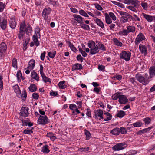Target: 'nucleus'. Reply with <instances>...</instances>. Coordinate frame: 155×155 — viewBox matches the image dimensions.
Returning a JSON list of instances; mask_svg holds the SVG:
<instances>
[{
    "mask_svg": "<svg viewBox=\"0 0 155 155\" xmlns=\"http://www.w3.org/2000/svg\"><path fill=\"white\" fill-rule=\"evenodd\" d=\"M87 45L88 47L90 48V54L94 55L99 52L98 46L97 45H96L94 41H89Z\"/></svg>",
    "mask_w": 155,
    "mask_h": 155,
    "instance_id": "obj_1",
    "label": "nucleus"
},
{
    "mask_svg": "<svg viewBox=\"0 0 155 155\" xmlns=\"http://www.w3.org/2000/svg\"><path fill=\"white\" fill-rule=\"evenodd\" d=\"M135 77L137 80L143 85H146L150 81L148 78H145L144 76L139 73L136 74Z\"/></svg>",
    "mask_w": 155,
    "mask_h": 155,
    "instance_id": "obj_2",
    "label": "nucleus"
},
{
    "mask_svg": "<svg viewBox=\"0 0 155 155\" xmlns=\"http://www.w3.org/2000/svg\"><path fill=\"white\" fill-rule=\"evenodd\" d=\"M131 55V53L129 51H122L120 54V59L127 61L130 60Z\"/></svg>",
    "mask_w": 155,
    "mask_h": 155,
    "instance_id": "obj_3",
    "label": "nucleus"
},
{
    "mask_svg": "<svg viewBox=\"0 0 155 155\" xmlns=\"http://www.w3.org/2000/svg\"><path fill=\"white\" fill-rule=\"evenodd\" d=\"M49 120L46 115H40L37 121L38 124L44 125L49 122Z\"/></svg>",
    "mask_w": 155,
    "mask_h": 155,
    "instance_id": "obj_4",
    "label": "nucleus"
},
{
    "mask_svg": "<svg viewBox=\"0 0 155 155\" xmlns=\"http://www.w3.org/2000/svg\"><path fill=\"white\" fill-rule=\"evenodd\" d=\"M127 144L124 143H119L112 147L114 151H119L124 149L127 147Z\"/></svg>",
    "mask_w": 155,
    "mask_h": 155,
    "instance_id": "obj_5",
    "label": "nucleus"
},
{
    "mask_svg": "<svg viewBox=\"0 0 155 155\" xmlns=\"http://www.w3.org/2000/svg\"><path fill=\"white\" fill-rule=\"evenodd\" d=\"M51 11V9L49 7L45 8L43 9L42 16L45 20H46L48 18V15L50 14Z\"/></svg>",
    "mask_w": 155,
    "mask_h": 155,
    "instance_id": "obj_6",
    "label": "nucleus"
},
{
    "mask_svg": "<svg viewBox=\"0 0 155 155\" xmlns=\"http://www.w3.org/2000/svg\"><path fill=\"white\" fill-rule=\"evenodd\" d=\"M7 46L4 42H2L0 44V58H1L5 54L6 51Z\"/></svg>",
    "mask_w": 155,
    "mask_h": 155,
    "instance_id": "obj_7",
    "label": "nucleus"
},
{
    "mask_svg": "<svg viewBox=\"0 0 155 155\" xmlns=\"http://www.w3.org/2000/svg\"><path fill=\"white\" fill-rule=\"evenodd\" d=\"M7 20L3 17H0V27L2 29L5 30L7 27Z\"/></svg>",
    "mask_w": 155,
    "mask_h": 155,
    "instance_id": "obj_8",
    "label": "nucleus"
},
{
    "mask_svg": "<svg viewBox=\"0 0 155 155\" xmlns=\"http://www.w3.org/2000/svg\"><path fill=\"white\" fill-rule=\"evenodd\" d=\"M25 28L24 24H21L20 26L19 33L18 34V37L20 40L23 39V36L25 35V32L24 30Z\"/></svg>",
    "mask_w": 155,
    "mask_h": 155,
    "instance_id": "obj_9",
    "label": "nucleus"
},
{
    "mask_svg": "<svg viewBox=\"0 0 155 155\" xmlns=\"http://www.w3.org/2000/svg\"><path fill=\"white\" fill-rule=\"evenodd\" d=\"M145 39V37L143 34L141 33H140L137 37L135 43L136 45H137L143 40H144Z\"/></svg>",
    "mask_w": 155,
    "mask_h": 155,
    "instance_id": "obj_10",
    "label": "nucleus"
},
{
    "mask_svg": "<svg viewBox=\"0 0 155 155\" xmlns=\"http://www.w3.org/2000/svg\"><path fill=\"white\" fill-rule=\"evenodd\" d=\"M28 110L29 109L27 107H22L21 109L20 115L25 117H27L29 114Z\"/></svg>",
    "mask_w": 155,
    "mask_h": 155,
    "instance_id": "obj_11",
    "label": "nucleus"
},
{
    "mask_svg": "<svg viewBox=\"0 0 155 155\" xmlns=\"http://www.w3.org/2000/svg\"><path fill=\"white\" fill-rule=\"evenodd\" d=\"M139 49L140 51L142 54L145 55H147V51L146 46L140 44L139 46Z\"/></svg>",
    "mask_w": 155,
    "mask_h": 155,
    "instance_id": "obj_12",
    "label": "nucleus"
},
{
    "mask_svg": "<svg viewBox=\"0 0 155 155\" xmlns=\"http://www.w3.org/2000/svg\"><path fill=\"white\" fill-rule=\"evenodd\" d=\"M95 118L99 117V120L103 119V111L101 109H98L94 111Z\"/></svg>",
    "mask_w": 155,
    "mask_h": 155,
    "instance_id": "obj_13",
    "label": "nucleus"
},
{
    "mask_svg": "<svg viewBox=\"0 0 155 155\" xmlns=\"http://www.w3.org/2000/svg\"><path fill=\"white\" fill-rule=\"evenodd\" d=\"M73 17L74 19L78 23H83L84 18L80 15L77 14H74Z\"/></svg>",
    "mask_w": 155,
    "mask_h": 155,
    "instance_id": "obj_14",
    "label": "nucleus"
},
{
    "mask_svg": "<svg viewBox=\"0 0 155 155\" xmlns=\"http://www.w3.org/2000/svg\"><path fill=\"white\" fill-rule=\"evenodd\" d=\"M119 102L122 104H125L128 101V100L125 96L121 95L118 100Z\"/></svg>",
    "mask_w": 155,
    "mask_h": 155,
    "instance_id": "obj_15",
    "label": "nucleus"
},
{
    "mask_svg": "<svg viewBox=\"0 0 155 155\" xmlns=\"http://www.w3.org/2000/svg\"><path fill=\"white\" fill-rule=\"evenodd\" d=\"M21 24H24V25L25 28H24V31H25L26 34L28 35L31 34L32 31V29L30 25H29L27 26L25 23H22Z\"/></svg>",
    "mask_w": 155,
    "mask_h": 155,
    "instance_id": "obj_16",
    "label": "nucleus"
},
{
    "mask_svg": "<svg viewBox=\"0 0 155 155\" xmlns=\"http://www.w3.org/2000/svg\"><path fill=\"white\" fill-rule=\"evenodd\" d=\"M35 65V60L33 59L31 60L29 62L28 66L26 68H28L30 70H31L33 69Z\"/></svg>",
    "mask_w": 155,
    "mask_h": 155,
    "instance_id": "obj_17",
    "label": "nucleus"
},
{
    "mask_svg": "<svg viewBox=\"0 0 155 155\" xmlns=\"http://www.w3.org/2000/svg\"><path fill=\"white\" fill-rule=\"evenodd\" d=\"M141 16H143V17L148 22H151L153 19V17L148 15L144 13H142Z\"/></svg>",
    "mask_w": 155,
    "mask_h": 155,
    "instance_id": "obj_18",
    "label": "nucleus"
},
{
    "mask_svg": "<svg viewBox=\"0 0 155 155\" xmlns=\"http://www.w3.org/2000/svg\"><path fill=\"white\" fill-rule=\"evenodd\" d=\"M150 77L152 78L155 76V66L150 67L149 69Z\"/></svg>",
    "mask_w": 155,
    "mask_h": 155,
    "instance_id": "obj_19",
    "label": "nucleus"
},
{
    "mask_svg": "<svg viewBox=\"0 0 155 155\" xmlns=\"http://www.w3.org/2000/svg\"><path fill=\"white\" fill-rule=\"evenodd\" d=\"M9 22L10 27L12 29H15L16 25V23L15 19L14 18L10 19Z\"/></svg>",
    "mask_w": 155,
    "mask_h": 155,
    "instance_id": "obj_20",
    "label": "nucleus"
},
{
    "mask_svg": "<svg viewBox=\"0 0 155 155\" xmlns=\"http://www.w3.org/2000/svg\"><path fill=\"white\" fill-rule=\"evenodd\" d=\"M97 25L100 26L101 28L104 29V23L103 22L99 19L96 18L94 20Z\"/></svg>",
    "mask_w": 155,
    "mask_h": 155,
    "instance_id": "obj_21",
    "label": "nucleus"
},
{
    "mask_svg": "<svg viewBox=\"0 0 155 155\" xmlns=\"http://www.w3.org/2000/svg\"><path fill=\"white\" fill-rule=\"evenodd\" d=\"M31 77L32 78L36 80L37 81L39 80V76L34 71H33L31 73Z\"/></svg>",
    "mask_w": 155,
    "mask_h": 155,
    "instance_id": "obj_22",
    "label": "nucleus"
},
{
    "mask_svg": "<svg viewBox=\"0 0 155 155\" xmlns=\"http://www.w3.org/2000/svg\"><path fill=\"white\" fill-rule=\"evenodd\" d=\"M83 68V67L81 64L79 63L75 64L73 66L72 68V70H81Z\"/></svg>",
    "mask_w": 155,
    "mask_h": 155,
    "instance_id": "obj_23",
    "label": "nucleus"
},
{
    "mask_svg": "<svg viewBox=\"0 0 155 155\" xmlns=\"http://www.w3.org/2000/svg\"><path fill=\"white\" fill-rule=\"evenodd\" d=\"M67 44L70 48L74 52H76L78 50L74 46L73 44L70 41L67 42Z\"/></svg>",
    "mask_w": 155,
    "mask_h": 155,
    "instance_id": "obj_24",
    "label": "nucleus"
},
{
    "mask_svg": "<svg viewBox=\"0 0 155 155\" xmlns=\"http://www.w3.org/2000/svg\"><path fill=\"white\" fill-rule=\"evenodd\" d=\"M38 38H39L35 37V35H33L32 38V40L35 43V45L36 46H38L40 45V43L38 40Z\"/></svg>",
    "mask_w": 155,
    "mask_h": 155,
    "instance_id": "obj_25",
    "label": "nucleus"
},
{
    "mask_svg": "<svg viewBox=\"0 0 155 155\" xmlns=\"http://www.w3.org/2000/svg\"><path fill=\"white\" fill-rule=\"evenodd\" d=\"M104 15L106 23L108 24H111L112 23V20L110 18L108 14L107 13H105Z\"/></svg>",
    "mask_w": 155,
    "mask_h": 155,
    "instance_id": "obj_26",
    "label": "nucleus"
},
{
    "mask_svg": "<svg viewBox=\"0 0 155 155\" xmlns=\"http://www.w3.org/2000/svg\"><path fill=\"white\" fill-rule=\"evenodd\" d=\"M110 133L114 135H118L120 134V130L118 128L116 127L111 130Z\"/></svg>",
    "mask_w": 155,
    "mask_h": 155,
    "instance_id": "obj_27",
    "label": "nucleus"
},
{
    "mask_svg": "<svg viewBox=\"0 0 155 155\" xmlns=\"http://www.w3.org/2000/svg\"><path fill=\"white\" fill-rule=\"evenodd\" d=\"M16 76L17 80L19 82H20L22 79L23 80L24 79L22 76V74L20 71H18Z\"/></svg>",
    "mask_w": 155,
    "mask_h": 155,
    "instance_id": "obj_28",
    "label": "nucleus"
},
{
    "mask_svg": "<svg viewBox=\"0 0 155 155\" xmlns=\"http://www.w3.org/2000/svg\"><path fill=\"white\" fill-rule=\"evenodd\" d=\"M127 30L128 33H133L135 30V28L134 26L129 25L127 27Z\"/></svg>",
    "mask_w": 155,
    "mask_h": 155,
    "instance_id": "obj_29",
    "label": "nucleus"
},
{
    "mask_svg": "<svg viewBox=\"0 0 155 155\" xmlns=\"http://www.w3.org/2000/svg\"><path fill=\"white\" fill-rule=\"evenodd\" d=\"M104 114L106 115V118L104 119L105 121H108L111 120L112 118L111 115L109 112L104 113Z\"/></svg>",
    "mask_w": 155,
    "mask_h": 155,
    "instance_id": "obj_30",
    "label": "nucleus"
},
{
    "mask_svg": "<svg viewBox=\"0 0 155 155\" xmlns=\"http://www.w3.org/2000/svg\"><path fill=\"white\" fill-rule=\"evenodd\" d=\"M50 150L48 149V146L47 145H45L43 146L42 148L41 151L43 153H48L50 152Z\"/></svg>",
    "mask_w": 155,
    "mask_h": 155,
    "instance_id": "obj_31",
    "label": "nucleus"
},
{
    "mask_svg": "<svg viewBox=\"0 0 155 155\" xmlns=\"http://www.w3.org/2000/svg\"><path fill=\"white\" fill-rule=\"evenodd\" d=\"M40 28L39 27H37L35 30V34L33 35H35V37L38 38H40L41 35L40 32Z\"/></svg>",
    "mask_w": 155,
    "mask_h": 155,
    "instance_id": "obj_32",
    "label": "nucleus"
},
{
    "mask_svg": "<svg viewBox=\"0 0 155 155\" xmlns=\"http://www.w3.org/2000/svg\"><path fill=\"white\" fill-rule=\"evenodd\" d=\"M28 88L29 91L31 92H33L36 91L37 90V87L35 84H32L30 85Z\"/></svg>",
    "mask_w": 155,
    "mask_h": 155,
    "instance_id": "obj_33",
    "label": "nucleus"
},
{
    "mask_svg": "<svg viewBox=\"0 0 155 155\" xmlns=\"http://www.w3.org/2000/svg\"><path fill=\"white\" fill-rule=\"evenodd\" d=\"M97 46L99 50H101L103 51H105L106 50V47L104 46L103 44L101 42H98L97 44Z\"/></svg>",
    "mask_w": 155,
    "mask_h": 155,
    "instance_id": "obj_34",
    "label": "nucleus"
},
{
    "mask_svg": "<svg viewBox=\"0 0 155 155\" xmlns=\"http://www.w3.org/2000/svg\"><path fill=\"white\" fill-rule=\"evenodd\" d=\"M126 115L125 112L123 110H120L118 111V113L117 114V117L119 118H122Z\"/></svg>",
    "mask_w": 155,
    "mask_h": 155,
    "instance_id": "obj_35",
    "label": "nucleus"
},
{
    "mask_svg": "<svg viewBox=\"0 0 155 155\" xmlns=\"http://www.w3.org/2000/svg\"><path fill=\"white\" fill-rule=\"evenodd\" d=\"M113 41L114 44L117 46L121 47L122 45V43L121 42L119 41L116 38H113Z\"/></svg>",
    "mask_w": 155,
    "mask_h": 155,
    "instance_id": "obj_36",
    "label": "nucleus"
},
{
    "mask_svg": "<svg viewBox=\"0 0 155 155\" xmlns=\"http://www.w3.org/2000/svg\"><path fill=\"white\" fill-rule=\"evenodd\" d=\"M14 91L18 94H21V91L19 89V86L18 85H15L13 87Z\"/></svg>",
    "mask_w": 155,
    "mask_h": 155,
    "instance_id": "obj_37",
    "label": "nucleus"
},
{
    "mask_svg": "<svg viewBox=\"0 0 155 155\" xmlns=\"http://www.w3.org/2000/svg\"><path fill=\"white\" fill-rule=\"evenodd\" d=\"M44 81L46 83L47 82H51V79L47 77L45 75V74H43L41 75Z\"/></svg>",
    "mask_w": 155,
    "mask_h": 155,
    "instance_id": "obj_38",
    "label": "nucleus"
},
{
    "mask_svg": "<svg viewBox=\"0 0 155 155\" xmlns=\"http://www.w3.org/2000/svg\"><path fill=\"white\" fill-rule=\"evenodd\" d=\"M65 83V81H64L60 82L59 83L58 86L60 89H64L66 87V86L64 84Z\"/></svg>",
    "mask_w": 155,
    "mask_h": 155,
    "instance_id": "obj_39",
    "label": "nucleus"
},
{
    "mask_svg": "<svg viewBox=\"0 0 155 155\" xmlns=\"http://www.w3.org/2000/svg\"><path fill=\"white\" fill-rule=\"evenodd\" d=\"M129 15V14H128V15H126V16H121V19L123 23H125L128 21V18Z\"/></svg>",
    "mask_w": 155,
    "mask_h": 155,
    "instance_id": "obj_40",
    "label": "nucleus"
},
{
    "mask_svg": "<svg viewBox=\"0 0 155 155\" xmlns=\"http://www.w3.org/2000/svg\"><path fill=\"white\" fill-rule=\"evenodd\" d=\"M21 94V98L23 100H25L27 97V94L25 89H23L22 93Z\"/></svg>",
    "mask_w": 155,
    "mask_h": 155,
    "instance_id": "obj_41",
    "label": "nucleus"
},
{
    "mask_svg": "<svg viewBox=\"0 0 155 155\" xmlns=\"http://www.w3.org/2000/svg\"><path fill=\"white\" fill-rule=\"evenodd\" d=\"M131 125L135 127H140L143 125L142 122L137 121L131 124Z\"/></svg>",
    "mask_w": 155,
    "mask_h": 155,
    "instance_id": "obj_42",
    "label": "nucleus"
},
{
    "mask_svg": "<svg viewBox=\"0 0 155 155\" xmlns=\"http://www.w3.org/2000/svg\"><path fill=\"white\" fill-rule=\"evenodd\" d=\"M79 14L85 17H88L89 15H88L82 9H80L79 11Z\"/></svg>",
    "mask_w": 155,
    "mask_h": 155,
    "instance_id": "obj_43",
    "label": "nucleus"
},
{
    "mask_svg": "<svg viewBox=\"0 0 155 155\" xmlns=\"http://www.w3.org/2000/svg\"><path fill=\"white\" fill-rule=\"evenodd\" d=\"M56 53V51H53L52 52H48V55L50 58H53L55 56Z\"/></svg>",
    "mask_w": 155,
    "mask_h": 155,
    "instance_id": "obj_44",
    "label": "nucleus"
},
{
    "mask_svg": "<svg viewBox=\"0 0 155 155\" xmlns=\"http://www.w3.org/2000/svg\"><path fill=\"white\" fill-rule=\"evenodd\" d=\"M80 26L81 28L85 30H89L90 29L89 25L82 23L80 24Z\"/></svg>",
    "mask_w": 155,
    "mask_h": 155,
    "instance_id": "obj_45",
    "label": "nucleus"
},
{
    "mask_svg": "<svg viewBox=\"0 0 155 155\" xmlns=\"http://www.w3.org/2000/svg\"><path fill=\"white\" fill-rule=\"evenodd\" d=\"M85 134L86 135V140H88L90 138L91 134L89 131L86 129L84 130Z\"/></svg>",
    "mask_w": 155,
    "mask_h": 155,
    "instance_id": "obj_46",
    "label": "nucleus"
},
{
    "mask_svg": "<svg viewBox=\"0 0 155 155\" xmlns=\"http://www.w3.org/2000/svg\"><path fill=\"white\" fill-rule=\"evenodd\" d=\"M128 33H129L127 29H124L122 31H120L118 33L119 35L124 36H126Z\"/></svg>",
    "mask_w": 155,
    "mask_h": 155,
    "instance_id": "obj_47",
    "label": "nucleus"
},
{
    "mask_svg": "<svg viewBox=\"0 0 155 155\" xmlns=\"http://www.w3.org/2000/svg\"><path fill=\"white\" fill-rule=\"evenodd\" d=\"M31 129H25L23 130V133L25 134H30L33 132L32 129L33 128H32Z\"/></svg>",
    "mask_w": 155,
    "mask_h": 155,
    "instance_id": "obj_48",
    "label": "nucleus"
},
{
    "mask_svg": "<svg viewBox=\"0 0 155 155\" xmlns=\"http://www.w3.org/2000/svg\"><path fill=\"white\" fill-rule=\"evenodd\" d=\"M112 78L114 80H115L116 79L118 81H120L122 78V76L121 75L116 74Z\"/></svg>",
    "mask_w": 155,
    "mask_h": 155,
    "instance_id": "obj_49",
    "label": "nucleus"
},
{
    "mask_svg": "<svg viewBox=\"0 0 155 155\" xmlns=\"http://www.w3.org/2000/svg\"><path fill=\"white\" fill-rule=\"evenodd\" d=\"M120 95H120L119 93H116L112 96V98L113 100H116L118 99H119Z\"/></svg>",
    "mask_w": 155,
    "mask_h": 155,
    "instance_id": "obj_50",
    "label": "nucleus"
},
{
    "mask_svg": "<svg viewBox=\"0 0 155 155\" xmlns=\"http://www.w3.org/2000/svg\"><path fill=\"white\" fill-rule=\"evenodd\" d=\"M139 1L137 0H131V5H133L134 7H136L138 5Z\"/></svg>",
    "mask_w": 155,
    "mask_h": 155,
    "instance_id": "obj_51",
    "label": "nucleus"
},
{
    "mask_svg": "<svg viewBox=\"0 0 155 155\" xmlns=\"http://www.w3.org/2000/svg\"><path fill=\"white\" fill-rule=\"evenodd\" d=\"M17 60L15 58H14L12 61V66L14 68H17Z\"/></svg>",
    "mask_w": 155,
    "mask_h": 155,
    "instance_id": "obj_52",
    "label": "nucleus"
},
{
    "mask_svg": "<svg viewBox=\"0 0 155 155\" xmlns=\"http://www.w3.org/2000/svg\"><path fill=\"white\" fill-rule=\"evenodd\" d=\"M141 5L142 7L144 10H147L148 8V4L146 2H142Z\"/></svg>",
    "mask_w": 155,
    "mask_h": 155,
    "instance_id": "obj_53",
    "label": "nucleus"
},
{
    "mask_svg": "<svg viewBox=\"0 0 155 155\" xmlns=\"http://www.w3.org/2000/svg\"><path fill=\"white\" fill-rule=\"evenodd\" d=\"M133 16L134 17V18H131L133 20V21H140V19L136 15L134 14Z\"/></svg>",
    "mask_w": 155,
    "mask_h": 155,
    "instance_id": "obj_54",
    "label": "nucleus"
},
{
    "mask_svg": "<svg viewBox=\"0 0 155 155\" xmlns=\"http://www.w3.org/2000/svg\"><path fill=\"white\" fill-rule=\"evenodd\" d=\"M143 120L145 124H148L151 122V120L150 118L148 117L144 118Z\"/></svg>",
    "mask_w": 155,
    "mask_h": 155,
    "instance_id": "obj_55",
    "label": "nucleus"
},
{
    "mask_svg": "<svg viewBox=\"0 0 155 155\" xmlns=\"http://www.w3.org/2000/svg\"><path fill=\"white\" fill-rule=\"evenodd\" d=\"M127 8L136 13L137 12V9L133 6H128L126 7Z\"/></svg>",
    "mask_w": 155,
    "mask_h": 155,
    "instance_id": "obj_56",
    "label": "nucleus"
},
{
    "mask_svg": "<svg viewBox=\"0 0 155 155\" xmlns=\"http://www.w3.org/2000/svg\"><path fill=\"white\" fill-rule=\"evenodd\" d=\"M5 6V3L4 4L2 2H0V12L3 11Z\"/></svg>",
    "mask_w": 155,
    "mask_h": 155,
    "instance_id": "obj_57",
    "label": "nucleus"
},
{
    "mask_svg": "<svg viewBox=\"0 0 155 155\" xmlns=\"http://www.w3.org/2000/svg\"><path fill=\"white\" fill-rule=\"evenodd\" d=\"M108 15H109L110 18H111L113 20L115 21L116 20V17L113 13L109 12Z\"/></svg>",
    "mask_w": 155,
    "mask_h": 155,
    "instance_id": "obj_58",
    "label": "nucleus"
},
{
    "mask_svg": "<svg viewBox=\"0 0 155 155\" xmlns=\"http://www.w3.org/2000/svg\"><path fill=\"white\" fill-rule=\"evenodd\" d=\"M89 150V147H86L80 148L79 149V150L81 151V152H86L88 151Z\"/></svg>",
    "mask_w": 155,
    "mask_h": 155,
    "instance_id": "obj_59",
    "label": "nucleus"
},
{
    "mask_svg": "<svg viewBox=\"0 0 155 155\" xmlns=\"http://www.w3.org/2000/svg\"><path fill=\"white\" fill-rule=\"evenodd\" d=\"M120 132L122 134H126L127 131L126 129L123 127H121L120 128Z\"/></svg>",
    "mask_w": 155,
    "mask_h": 155,
    "instance_id": "obj_60",
    "label": "nucleus"
},
{
    "mask_svg": "<svg viewBox=\"0 0 155 155\" xmlns=\"http://www.w3.org/2000/svg\"><path fill=\"white\" fill-rule=\"evenodd\" d=\"M95 8L98 10L101 11L103 10L102 8L101 5L98 4H94Z\"/></svg>",
    "mask_w": 155,
    "mask_h": 155,
    "instance_id": "obj_61",
    "label": "nucleus"
},
{
    "mask_svg": "<svg viewBox=\"0 0 155 155\" xmlns=\"http://www.w3.org/2000/svg\"><path fill=\"white\" fill-rule=\"evenodd\" d=\"M33 98L35 100H37L39 97V96L38 94L36 93H34L32 94Z\"/></svg>",
    "mask_w": 155,
    "mask_h": 155,
    "instance_id": "obj_62",
    "label": "nucleus"
},
{
    "mask_svg": "<svg viewBox=\"0 0 155 155\" xmlns=\"http://www.w3.org/2000/svg\"><path fill=\"white\" fill-rule=\"evenodd\" d=\"M77 59L79 61H80L81 62L83 61L84 58L82 57L80 54L78 55L76 57Z\"/></svg>",
    "mask_w": 155,
    "mask_h": 155,
    "instance_id": "obj_63",
    "label": "nucleus"
},
{
    "mask_svg": "<svg viewBox=\"0 0 155 155\" xmlns=\"http://www.w3.org/2000/svg\"><path fill=\"white\" fill-rule=\"evenodd\" d=\"M152 128V127H150L147 128H145L142 130L143 134L148 132Z\"/></svg>",
    "mask_w": 155,
    "mask_h": 155,
    "instance_id": "obj_64",
    "label": "nucleus"
}]
</instances>
